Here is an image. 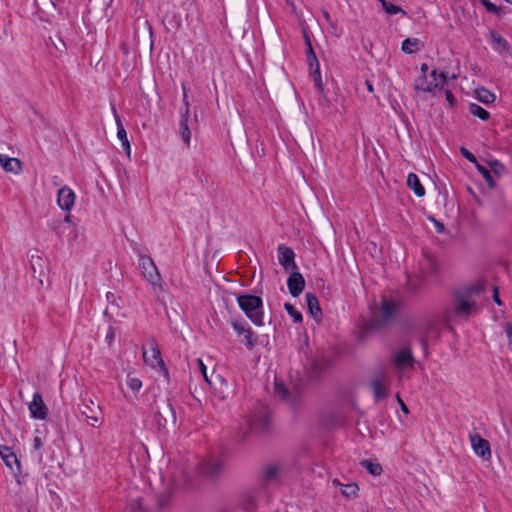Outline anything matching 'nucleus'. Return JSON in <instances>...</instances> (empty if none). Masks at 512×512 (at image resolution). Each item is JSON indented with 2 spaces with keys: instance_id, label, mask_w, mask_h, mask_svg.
<instances>
[{
  "instance_id": "nucleus-26",
  "label": "nucleus",
  "mask_w": 512,
  "mask_h": 512,
  "mask_svg": "<svg viewBox=\"0 0 512 512\" xmlns=\"http://www.w3.org/2000/svg\"><path fill=\"white\" fill-rule=\"evenodd\" d=\"M407 186L415 193L417 197L425 195V189L422 186L418 176L414 173H409L407 176Z\"/></svg>"
},
{
  "instance_id": "nucleus-6",
  "label": "nucleus",
  "mask_w": 512,
  "mask_h": 512,
  "mask_svg": "<svg viewBox=\"0 0 512 512\" xmlns=\"http://www.w3.org/2000/svg\"><path fill=\"white\" fill-rule=\"evenodd\" d=\"M81 415L85 418L87 424L92 427H98L103 422L102 411L99 405L92 399H83L79 406Z\"/></svg>"
},
{
  "instance_id": "nucleus-40",
  "label": "nucleus",
  "mask_w": 512,
  "mask_h": 512,
  "mask_svg": "<svg viewBox=\"0 0 512 512\" xmlns=\"http://www.w3.org/2000/svg\"><path fill=\"white\" fill-rule=\"evenodd\" d=\"M182 91H183L182 101H183V105H184V110L181 111L180 115H185V116L190 117V103L188 101L187 90H186V87L184 84H182Z\"/></svg>"
},
{
  "instance_id": "nucleus-4",
  "label": "nucleus",
  "mask_w": 512,
  "mask_h": 512,
  "mask_svg": "<svg viewBox=\"0 0 512 512\" xmlns=\"http://www.w3.org/2000/svg\"><path fill=\"white\" fill-rule=\"evenodd\" d=\"M266 500L265 488H249L239 494V505L246 511H251L262 507Z\"/></svg>"
},
{
  "instance_id": "nucleus-58",
  "label": "nucleus",
  "mask_w": 512,
  "mask_h": 512,
  "mask_svg": "<svg viewBox=\"0 0 512 512\" xmlns=\"http://www.w3.org/2000/svg\"><path fill=\"white\" fill-rule=\"evenodd\" d=\"M436 228L438 232H442L444 230L443 224L436 222Z\"/></svg>"
},
{
  "instance_id": "nucleus-28",
  "label": "nucleus",
  "mask_w": 512,
  "mask_h": 512,
  "mask_svg": "<svg viewBox=\"0 0 512 512\" xmlns=\"http://www.w3.org/2000/svg\"><path fill=\"white\" fill-rule=\"evenodd\" d=\"M273 395L279 400H286L288 398V389L283 380L274 377L273 382Z\"/></svg>"
},
{
  "instance_id": "nucleus-33",
  "label": "nucleus",
  "mask_w": 512,
  "mask_h": 512,
  "mask_svg": "<svg viewBox=\"0 0 512 512\" xmlns=\"http://www.w3.org/2000/svg\"><path fill=\"white\" fill-rule=\"evenodd\" d=\"M469 111L472 115L479 117L482 120H487L489 118V112L478 104H470Z\"/></svg>"
},
{
  "instance_id": "nucleus-54",
  "label": "nucleus",
  "mask_w": 512,
  "mask_h": 512,
  "mask_svg": "<svg viewBox=\"0 0 512 512\" xmlns=\"http://www.w3.org/2000/svg\"><path fill=\"white\" fill-rule=\"evenodd\" d=\"M427 71H428V65L426 63H423L421 65V72H422V75L420 77H427Z\"/></svg>"
},
{
  "instance_id": "nucleus-14",
  "label": "nucleus",
  "mask_w": 512,
  "mask_h": 512,
  "mask_svg": "<svg viewBox=\"0 0 512 512\" xmlns=\"http://www.w3.org/2000/svg\"><path fill=\"white\" fill-rule=\"evenodd\" d=\"M29 411L31 417L38 420H44L47 417V407L43 402L42 396L40 393L36 392L33 395V399L29 404Z\"/></svg>"
},
{
  "instance_id": "nucleus-39",
  "label": "nucleus",
  "mask_w": 512,
  "mask_h": 512,
  "mask_svg": "<svg viewBox=\"0 0 512 512\" xmlns=\"http://www.w3.org/2000/svg\"><path fill=\"white\" fill-rule=\"evenodd\" d=\"M244 339L242 342L249 349H252L256 344V337L253 335L252 331L249 329L244 335H242Z\"/></svg>"
},
{
  "instance_id": "nucleus-50",
  "label": "nucleus",
  "mask_w": 512,
  "mask_h": 512,
  "mask_svg": "<svg viewBox=\"0 0 512 512\" xmlns=\"http://www.w3.org/2000/svg\"><path fill=\"white\" fill-rule=\"evenodd\" d=\"M397 401L401 407V410L405 413V414H408L409 413V410H408V407L407 405L403 402V400L400 398L399 395H397Z\"/></svg>"
},
{
  "instance_id": "nucleus-2",
  "label": "nucleus",
  "mask_w": 512,
  "mask_h": 512,
  "mask_svg": "<svg viewBox=\"0 0 512 512\" xmlns=\"http://www.w3.org/2000/svg\"><path fill=\"white\" fill-rule=\"evenodd\" d=\"M240 308L256 325L262 324V300L255 295H241L237 298Z\"/></svg>"
},
{
  "instance_id": "nucleus-45",
  "label": "nucleus",
  "mask_w": 512,
  "mask_h": 512,
  "mask_svg": "<svg viewBox=\"0 0 512 512\" xmlns=\"http://www.w3.org/2000/svg\"><path fill=\"white\" fill-rule=\"evenodd\" d=\"M482 4L485 6V8L493 13L498 12V8L495 4H493L490 0H481Z\"/></svg>"
},
{
  "instance_id": "nucleus-64",
  "label": "nucleus",
  "mask_w": 512,
  "mask_h": 512,
  "mask_svg": "<svg viewBox=\"0 0 512 512\" xmlns=\"http://www.w3.org/2000/svg\"><path fill=\"white\" fill-rule=\"evenodd\" d=\"M246 438H247V433H244L242 436V439H246Z\"/></svg>"
},
{
  "instance_id": "nucleus-3",
  "label": "nucleus",
  "mask_w": 512,
  "mask_h": 512,
  "mask_svg": "<svg viewBox=\"0 0 512 512\" xmlns=\"http://www.w3.org/2000/svg\"><path fill=\"white\" fill-rule=\"evenodd\" d=\"M251 432L268 433L271 429V415L267 407L260 405L252 411L247 420Z\"/></svg>"
},
{
  "instance_id": "nucleus-9",
  "label": "nucleus",
  "mask_w": 512,
  "mask_h": 512,
  "mask_svg": "<svg viewBox=\"0 0 512 512\" xmlns=\"http://www.w3.org/2000/svg\"><path fill=\"white\" fill-rule=\"evenodd\" d=\"M476 310V299L457 293L452 313L458 317H468Z\"/></svg>"
},
{
  "instance_id": "nucleus-56",
  "label": "nucleus",
  "mask_w": 512,
  "mask_h": 512,
  "mask_svg": "<svg viewBox=\"0 0 512 512\" xmlns=\"http://www.w3.org/2000/svg\"><path fill=\"white\" fill-rule=\"evenodd\" d=\"M168 412H170L171 416H172V419L175 420V413H174V410L172 408V406L168 403L166 405V408H165Z\"/></svg>"
},
{
  "instance_id": "nucleus-19",
  "label": "nucleus",
  "mask_w": 512,
  "mask_h": 512,
  "mask_svg": "<svg viewBox=\"0 0 512 512\" xmlns=\"http://www.w3.org/2000/svg\"><path fill=\"white\" fill-rule=\"evenodd\" d=\"M280 470L281 467L278 464H270L264 467L261 473V486L265 488L267 484L275 482Z\"/></svg>"
},
{
  "instance_id": "nucleus-62",
  "label": "nucleus",
  "mask_w": 512,
  "mask_h": 512,
  "mask_svg": "<svg viewBox=\"0 0 512 512\" xmlns=\"http://www.w3.org/2000/svg\"><path fill=\"white\" fill-rule=\"evenodd\" d=\"M377 1L381 3L382 7H383L384 5H386V2H387L386 0H377Z\"/></svg>"
},
{
  "instance_id": "nucleus-16",
  "label": "nucleus",
  "mask_w": 512,
  "mask_h": 512,
  "mask_svg": "<svg viewBox=\"0 0 512 512\" xmlns=\"http://www.w3.org/2000/svg\"><path fill=\"white\" fill-rule=\"evenodd\" d=\"M389 378L385 372L377 374L371 381V387L376 399H381L386 396L385 385L388 383Z\"/></svg>"
},
{
  "instance_id": "nucleus-41",
  "label": "nucleus",
  "mask_w": 512,
  "mask_h": 512,
  "mask_svg": "<svg viewBox=\"0 0 512 512\" xmlns=\"http://www.w3.org/2000/svg\"><path fill=\"white\" fill-rule=\"evenodd\" d=\"M490 39L494 44H497L499 47L505 49L507 47V42L503 39V37L495 31L490 32Z\"/></svg>"
},
{
  "instance_id": "nucleus-11",
  "label": "nucleus",
  "mask_w": 512,
  "mask_h": 512,
  "mask_svg": "<svg viewBox=\"0 0 512 512\" xmlns=\"http://www.w3.org/2000/svg\"><path fill=\"white\" fill-rule=\"evenodd\" d=\"M392 361L395 368L400 371L412 368L414 364L411 350L407 347L395 351L392 356Z\"/></svg>"
},
{
  "instance_id": "nucleus-44",
  "label": "nucleus",
  "mask_w": 512,
  "mask_h": 512,
  "mask_svg": "<svg viewBox=\"0 0 512 512\" xmlns=\"http://www.w3.org/2000/svg\"><path fill=\"white\" fill-rule=\"evenodd\" d=\"M290 317L293 321L299 323L302 321V314L290 305Z\"/></svg>"
},
{
  "instance_id": "nucleus-36",
  "label": "nucleus",
  "mask_w": 512,
  "mask_h": 512,
  "mask_svg": "<svg viewBox=\"0 0 512 512\" xmlns=\"http://www.w3.org/2000/svg\"><path fill=\"white\" fill-rule=\"evenodd\" d=\"M126 384L134 392H138L142 387V381L131 374L127 375Z\"/></svg>"
},
{
  "instance_id": "nucleus-47",
  "label": "nucleus",
  "mask_w": 512,
  "mask_h": 512,
  "mask_svg": "<svg viewBox=\"0 0 512 512\" xmlns=\"http://www.w3.org/2000/svg\"><path fill=\"white\" fill-rule=\"evenodd\" d=\"M490 167L498 173L500 170L503 169V165L498 160H493L490 162Z\"/></svg>"
},
{
  "instance_id": "nucleus-63",
  "label": "nucleus",
  "mask_w": 512,
  "mask_h": 512,
  "mask_svg": "<svg viewBox=\"0 0 512 512\" xmlns=\"http://www.w3.org/2000/svg\"><path fill=\"white\" fill-rule=\"evenodd\" d=\"M112 337H113V336H112V334H111V335H107V336H106V338H107V339H109V340H111V339H112Z\"/></svg>"
},
{
  "instance_id": "nucleus-49",
  "label": "nucleus",
  "mask_w": 512,
  "mask_h": 512,
  "mask_svg": "<svg viewBox=\"0 0 512 512\" xmlns=\"http://www.w3.org/2000/svg\"><path fill=\"white\" fill-rule=\"evenodd\" d=\"M197 361H198L199 369H200V371H201V373H202L203 377L205 378V380H206L207 382H209L208 377H207V374H206V366L204 365V363H203V361H202L201 359H198Z\"/></svg>"
},
{
  "instance_id": "nucleus-38",
  "label": "nucleus",
  "mask_w": 512,
  "mask_h": 512,
  "mask_svg": "<svg viewBox=\"0 0 512 512\" xmlns=\"http://www.w3.org/2000/svg\"><path fill=\"white\" fill-rule=\"evenodd\" d=\"M232 327L239 336L244 335L250 329L247 323L238 320H233Z\"/></svg>"
},
{
  "instance_id": "nucleus-15",
  "label": "nucleus",
  "mask_w": 512,
  "mask_h": 512,
  "mask_svg": "<svg viewBox=\"0 0 512 512\" xmlns=\"http://www.w3.org/2000/svg\"><path fill=\"white\" fill-rule=\"evenodd\" d=\"M470 442L476 455L483 459L491 457V449L489 442L477 434L470 435Z\"/></svg>"
},
{
  "instance_id": "nucleus-29",
  "label": "nucleus",
  "mask_w": 512,
  "mask_h": 512,
  "mask_svg": "<svg viewBox=\"0 0 512 512\" xmlns=\"http://www.w3.org/2000/svg\"><path fill=\"white\" fill-rule=\"evenodd\" d=\"M306 301H307V308H308V311L311 314V316L317 317L321 312L317 298L313 294L307 293Z\"/></svg>"
},
{
  "instance_id": "nucleus-60",
  "label": "nucleus",
  "mask_w": 512,
  "mask_h": 512,
  "mask_svg": "<svg viewBox=\"0 0 512 512\" xmlns=\"http://www.w3.org/2000/svg\"><path fill=\"white\" fill-rule=\"evenodd\" d=\"M257 153H258L260 156H264V154H265L263 149H261V150H258V149H257Z\"/></svg>"
},
{
  "instance_id": "nucleus-48",
  "label": "nucleus",
  "mask_w": 512,
  "mask_h": 512,
  "mask_svg": "<svg viewBox=\"0 0 512 512\" xmlns=\"http://www.w3.org/2000/svg\"><path fill=\"white\" fill-rule=\"evenodd\" d=\"M461 151H462V155H463L467 160H469V161H471V162H475V161H476L475 156H474L471 152H469L467 149L462 148V149H461Z\"/></svg>"
},
{
  "instance_id": "nucleus-55",
  "label": "nucleus",
  "mask_w": 512,
  "mask_h": 512,
  "mask_svg": "<svg viewBox=\"0 0 512 512\" xmlns=\"http://www.w3.org/2000/svg\"><path fill=\"white\" fill-rule=\"evenodd\" d=\"M323 16L325 18V20L331 25L333 26V22H332V19H331V16L330 14L327 12V11H323Z\"/></svg>"
},
{
  "instance_id": "nucleus-10",
  "label": "nucleus",
  "mask_w": 512,
  "mask_h": 512,
  "mask_svg": "<svg viewBox=\"0 0 512 512\" xmlns=\"http://www.w3.org/2000/svg\"><path fill=\"white\" fill-rule=\"evenodd\" d=\"M294 268H296L294 253L290 250V294L296 297L304 290L305 280L300 273L292 271Z\"/></svg>"
},
{
  "instance_id": "nucleus-37",
  "label": "nucleus",
  "mask_w": 512,
  "mask_h": 512,
  "mask_svg": "<svg viewBox=\"0 0 512 512\" xmlns=\"http://www.w3.org/2000/svg\"><path fill=\"white\" fill-rule=\"evenodd\" d=\"M477 98L483 103H492L495 100V95L486 89H480L477 91Z\"/></svg>"
},
{
  "instance_id": "nucleus-17",
  "label": "nucleus",
  "mask_w": 512,
  "mask_h": 512,
  "mask_svg": "<svg viewBox=\"0 0 512 512\" xmlns=\"http://www.w3.org/2000/svg\"><path fill=\"white\" fill-rule=\"evenodd\" d=\"M112 112H113L115 122L117 125V137L121 141L122 147L125 150L126 154L128 156H130L131 146H130V142L127 137V132H126V130L122 124V121H121L119 115L117 114L116 108L114 106L112 107Z\"/></svg>"
},
{
  "instance_id": "nucleus-31",
  "label": "nucleus",
  "mask_w": 512,
  "mask_h": 512,
  "mask_svg": "<svg viewBox=\"0 0 512 512\" xmlns=\"http://www.w3.org/2000/svg\"><path fill=\"white\" fill-rule=\"evenodd\" d=\"M205 463H208L206 472L210 476L217 475L218 473H220V471L223 468V461L219 460V459H210V460L206 461Z\"/></svg>"
},
{
  "instance_id": "nucleus-53",
  "label": "nucleus",
  "mask_w": 512,
  "mask_h": 512,
  "mask_svg": "<svg viewBox=\"0 0 512 512\" xmlns=\"http://www.w3.org/2000/svg\"><path fill=\"white\" fill-rule=\"evenodd\" d=\"M445 95H446V100L452 105L454 103V96L453 94L451 93V91L449 90H446L445 91Z\"/></svg>"
},
{
  "instance_id": "nucleus-46",
  "label": "nucleus",
  "mask_w": 512,
  "mask_h": 512,
  "mask_svg": "<svg viewBox=\"0 0 512 512\" xmlns=\"http://www.w3.org/2000/svg\"><path fill=\"white\" fill-rule=\"evenodd\" d=\"M505 332L508 339V347L512 351V327L507 325Z\"/></svg>"
},
{
  "instance_id": "nucleus-24",
  "label": "nucleus",
  "mask_w": 512,
  "mask_h": 512,
  "mask_svg": "<svg viewBox=\"0 0 512 512\" xmlns=\"http://www.w3.org/2000/svg\"><path fill=\"white\" fill-rule=\"evenodd\" d=\"M397 303L392 300L384 299L382 302L380 316L383 323L389 322L395 315Z\"/></svg>"
},
{
  "instance_id": "nucleus-21",
  "label": "nucleus",
  "mask_w": 512,
  "mask_h": 512,
  "mask_svg": "<svg viewBox=\"0 0 512 512\" xmlns=\"http://www.w3.org/2000/svg\"><path fill=\"white\" fill-rule=\"evenodd\" d=\"M332 485L333 487L338 488L341 494L348 499H353L357 497L359 487L354 482L343 484L339 480L334 479L332 481Z\"/></svg>"
},
{
  "instance_id": "nucleus-13",
  "label": "nucleus",
  "mask_w": 512,
  "mask_h": 512,
  "mask_svg": "<svg viewBox=\"0 0 512 512\" xmlns=\"http://www.w3.org/2000/svg\"><path fill=\"white\" fill-rule=\"evenodd\" d=\"M75 193L68 187L63 186L57 193V204L65 212H70L75 203Z\"/></svg>"
},
{
  "instance_id": "nucleus-42",
  "label": "nucleus",
  "mask_w": 512,
  "mask_h": 512,
  "mask_svg": "<svg viewBox=\"0 0 512 512\" xmlns=\"http://www.w3.org/2000/svg\"><path fill=\"white\" fill-rule=\"evenodd\" d=\"M383 9L389 14V15H395V14H398V13H403L405 14L404 10L402 8H400L399 6L397 5H394L390 2H386V5L383 6Z\"/></svg>"
},
{
  "instance_id": "nucleus-27",
  "label": "nucleus",
  "mask_w": 512,
  "mask_h": 512,
  "mask_svg": "<svg viewBox=\"0 0 512 512\" xmlns=\"http://www.w3.org/2000/svg\"><path fill=\"white\" fill-rule=\"evenodd\" d=\"M189 116L180 115L179 120V134L183 142L189 146L191 140V131L188 125Z\"/></svg>"
},
{
  "instance_id": "nucleus-18",
  "label": "nucleus",
  "mask_w": 512,
  "mask_h": 512,
  "mask_svg": "<svg viewBox=\"0 0 512 512\" xmlns=\"http://www.w3.org/2000/svg\"><path fill=\"white\" fill-rule=\"evenodd\" d=\"M0 456L12 471H20V462L10 447L0 446Z\"/></svg>"
},
{
  "instance_id": "nucleus-22",
  "label": "nucleus",
  "mask_w": 512,
  "mask_h": 512,
  "mask_svg": "<svg viewBox=\"0 0 512 512\" xmlns=\"http://www.w3.org/2000/svg\"><path fill=\"white\" fill-rule=\"evenodd\" d=\"M0 165L6 172L13 174H19L22 171V164L17 158L0 154Z\"/></svg>"
},
{
  "instance_id": "nucleus-12",
  "label": "nucleus",
  "mask_w": 512,
  "mask_h": 512,
  "mask_svg": "<svg viewBox=\"0 0 512 512\" xmlns=\"http://www.w3.org/2000/svg\"><path fill=\"white\" fill-rule=\"evenodd\" d=\"M30 268L32 277L37 279L40 284H43L44 277L46 276V272L48 269L47 262L45 259L39 254H32L30 256Z\"/></svg>"
},
{
  "instance_id": "nucleus-20",
  "label": "nucleus",
  "mask_w": 512,
  "mask_h": 512,
  "mask_svg": "<svg viewBox=\"0 0 512 512\" xmlns=\"http://www.w3.org/2000/svg\"><path fill=\"white\" fill-rule=\"evenodd\" d=\"M106 299L108 301V305L105 309V315H107L111 318L119 317V316L123 317L124 315L119 312L120 298L112 292H107Z\"/></svg>"
},
{
  "instance_id": "nucleus-59",
  "label": "nucleus",
  "mask_w": 512,
  "mask_h": 512,
  "mask_svg": "<svg viewBox=\"0 0 512 512\" xmlns=\"http://www.w3.org/2000/svg\"><path fill=\"white\" fill-rule=\"evenodd\" d=\"M64 222H66V223H71V215H70V214H67V215L64 217Z\"/></svg>"
},
{
  "instance_id": "nucleus-25",
  "label": "nucleus",
  "mask_w": 512,
  "mask_h": 512,
  "mask_svg": "<svg viewBox=\"0 0 512 512\" xmlns=\"http://www.w3.org/2000/svg\"><path fill=\"white\" fill-rule=\"evenodd\" d=\"M424 44L418 38H406L401 45V49L404 53L412 54L422 50Z\"/></svg>"
},
{
  "instance_id": "nucleus-32",
  "label": "nucleus",
  "mask_w": 512,
  "mask_h": 512,
  "mask_svg": "<svg viewBox=\"0 0 512 512\" xmlns=\"http://www.w3.org/2000/svg\"><path fill=\"white\" fill-rule=\"evenodd\" d=\"M361 465L373 476H379L382 473V467L379 463L371 460H362Z\"/></svg>"
},
{
  "instance_id": "nucleus-34",
  "label": "nucleus",
  "mask_w": 512,
  "mask_h": 512,
  "mask_svg": "<svg viewBox=\"0 0 512 512\" xmlns=\"http://www.w3.org/2000/svg\"><path fill=\"white\" fill-rule=\"evenodd\" d=\"M483 291L481 283L470 285L459 291L461 294L469 295V297L476 299L475 297Z\"/></svg>"
},
{
  "instance_id": "nucleus-23",
  "label": "nucleus",
  "mask_w": 512,
  "mask_h": 512,
  "mask_svg": "<svg viewBox=\"0 0 512 512\" xmlns=\"http://www.w3.org/2000/svg\"><path fill=\"white\" fill-rule=\"evenodd\" d=\"M182 23L181 15L175 11L167 12L163 16V24L165 25L167 31L176 32Z\"/></svg>"
},
{
  "instance_id": "nucleus-8",
  "label": "nucleus",
  "mask_w": 512,
  "mask_h": 512,
  "mask_svg": "<svg viewBox=\"0 0 512 512\" xmlns=\"http://www.w3.org/2000/svg\"><path fill=\"white\" fill-rule=\"evenodd\" d=\"M306 45H307V61L309 63L310 75L315 83L316 88L319 91H323L324 84L322 82L320 65L318 59L313 51L311 42L306 33H304Z\"/></svg>"
},
{
  "instance_id": "nucleus-43",
  "label": "nucleus",
  "mask_w": 512,
  "mask_h": 512,
  "mask_svg": "<svg viewBox=\"0 0 512 512\" xmlns=\"http://www.w3.org/2000/svg\"><path fill=\"white\" fill-rule=\"evenodd\" d=\"M318 364H319V365H321V366H322V368H319V369H318V368H314V367H313V372H314L315 374H319V372H320L323 368H325V367H327V366L329 365V362H328L325 358H316V359H314V360H313V362H312V365H318Z\"/></svg>"
},
{
  "instance_id": "nucleus-57",
  "label": "nucleus",
  "mask_w": 512,
  "mask_h": 512,
  "mask_svg": "<svg viewBox=\"0 0 512 512\" xmlns=\"http://www.w3.org/2000/svg\"><path fill=\"white\" fill-rule=\"evenodd\" d=\"M365 85H366V87H367L369 92H373L374 91L373 85H372V83L369 80L365 81Z\"/></svg>"
},
{
  "instance_id": "nucleus-61",
  "label": "nucleus",
  "mask_w": 512,
  "mask_h": 512,
  "mask_svg": "<svg viewBox=\"0 0 512 512\" xmlns=\"http://www.w3.org/2000/svg\"><path fill=\"white\" fill-rule=\"evenodd\" d=\"M283 308L288 312V302H285V303L283 304Z\"/></svg>"
},
{
  "instance_id": "nucleus-7",
  "label": "nucleus",
  "mask_w": 512,
  "mask_h": 512,
  "mask_svg": "<svg viewBox=\"0 0 512 512\" xmlns=\"http://www.w3.org/2000/svg\"><path fill=\"white\" fill-rule=\"evenodd\" d=\"M431 80L427 77H419L415 81V89L422 92L432 93L438 88H442L447 80V76L443 72L433 70L430 74Z\"/></svg>"
},
{
  "instance_id": "nucleus-1",
  "label": "nucleus",
  "mask_w": 512,
  "mask_h": 512,
  "mask_svg": "<svg viewBox=\"0 0 512 512\" xmlns=\"http://www.w3.org/2000/svg\"><path fill=\"white\" fill-rule=\"evenodd\" d=\"M139 268L143 277L150 284L156 301L165 305L166 290L162 283L161 275L152 258L146 254L139 253Z\"/></svg>"
},
{
  "instance_id": "nucleus-30",
  "label": "nucleus",
  "mask_w": 512,
  "mask_h": 512,
  "mask_svg": "<svg viewBox=\"0 0 512 512\" xmlns=\"http://www.w3.org/2000/svg\"><path fill=\"white\" fill-rule=\"evenodd\" d=\"M277 259L284 272L288 271V246L280 244L277 249Z\"/></svg>"
},
{
  "instance_id": "nucleus-52",
  "label": "nucleus",
  "mask_w": 512,
  "mask_h": 512,
  "mask_svg": "<svg viewBox=\"0 0 512 512\" xmlns=\"http://www.w3.org/2000/svg\"><path fill=\"white\" fill-rule=\"evenodd\" d=\"M33 447L34 449L38 450L42 447V440L40 437L36 436L34 439H33Z\"/></svg>"
},
{
  "instance_id": "nucleus-51",
  "label": "nucleus",
  "mask_w": 512,
  "mask_h": 512,
  "mask_svg": "<svg viewBox=\"0 0 512 512\" xmlns=\"http://www.w3.org/2000/svg\"><path fill=\"white\" fill-rule=\"evenodd\" d=\"M493 292H494L493 293V299H494L495 303L498 304V305H502V301L499 298L498 288L494 287L493 288Z\"/></svg>"
},
{
  "instance_id": "nucleus-5",
  "label": "nucleus",
  "mask_w": 512,
  "mask_h": 512,
  "mask_svg": "<svg viewBox=\"0 0 512 512\" xmlns=\"http://www.w3.org/2000/svg\"><path fill=\"white\" fill-rule=\"evenodd\" d=\"M143 358L146 364L152 367H160L164 375H168V371L161 358L160 349L155 338H150L147 341V347H143Z\"/></svg>"
},
{
  "instance_id": "nucleus-35",
  "label": "nucleus",
  "mask_w": 512,
  "mask_h": 512,
  "mask_svg": "<svg viewBox=\"0 0 512 512\" xmlns=\"http://www.w3.org/2000/svg\"><path fill=\"white\" fill-rule=\"evenodd\" d=\"M477 170L479 171V173L483 176V178L485 179L487 185L490 187V188H495L496 186V183L491 175V172L484 166L480 165V164H477Z\"/></svg>"
}]
</instances>
